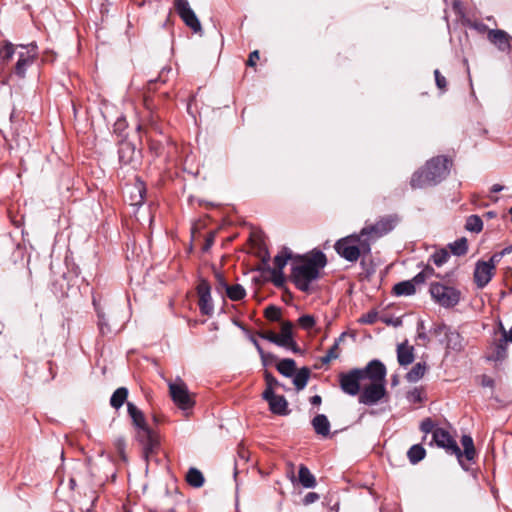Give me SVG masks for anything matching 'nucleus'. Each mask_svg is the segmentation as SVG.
Here are the masks:
<instances>
[{"instance_id": "obj_55", "label": "nucleus", "mask_w": 512, "mask_h": 512, "mask_svg": "<svg viewBox=\"0 0 512 512\" xmlns=\"http://www.w3.org/2000/svg\"><path fill=\"white\" fill-rule=\"evenodd\" d=\"M293 339H294L293 337H287V336H284V335H277V338H276V341H275V345H277L279 347L286 348L287 346H289V344H291V341Z\"/></svg>"}, {"instance_id": "obj_1", "label": "nucleus", "mask_w": 512, "mask_h": 512, "mask_svg": "<svg viewBox=\"0 0 512 512\" xmlns=\"http://www.w3.org/2000/svg\"><path fill=\"white\" fill-rule=\"evenodd\" d=\"M326 264V255L321 250H313L309 257L298 255L291 266L290 280L298 290L310 293L311 284L320 277V270Z\"/></svg>"}, {"instance_id": "obj_56", "label": "nucleus", "mask_w": 512, "mask_h": 512, "mask_svg": "<svg viewBox=\"0 0 512 512\" xmlns=\"http://www.w3.org/2000/svg\"><path fill=\"white\" fill-rule=\"evenodd\" d=\"M319 498H320V496H319L318 493H316V492H309V493H307L304 496L302 502H303L304 505H310V504L318 501Z\"/></svg>"}, {"instance_id": "obj_49", "label": "nucleus", "mask_w": 512, "mask_h": 512, "mask_svg": "<svg viewBox=\"0 0 512 512\" xmlns=\"http://www.w3.org/2000/svg\"><path fill=\"white\" fill-rule=\"evenodd\" d=\"M434 76H435V82H436V86L441 90V91H446V88H447V81H446V78L440 73V71L438 69H436L434 71Z\"/></svg>"}, {"instance_id": "obj_52", "label": "nucleus", "mask_w": 512, "mask_h": 512, "mask_svg": "<svg viewBox=\"0 0 512 512\" xmlns=\"http://www.w3.org/2000/svg\"><path fill=\"white\" fill-rule=\"evenodd\" d=\"M420 429L422 432H424L425 434H428V433H432L433 434V431L436 429L435 428V424L434 422L432 421L431 418H426L424 419L421 424H420Z\"/></svg>"}, {"instance_id": "obj_38", "label": "nucleus", "mask_w": 512, "mask_h": 512, "mask_svg": "<svg viewBox=\"0 0 512 512\" xmlns=\"http://www.w3.org/2000/svg\"><path fill=\"white\" fill-rule=\"evenodd\" d=\"M507 341L501 338L494 348V353L489 358L494 361H501L507 354Z\"/></svg>"}, {"instance_id": "obj_50", "label": "nucleus", "mask_w": 512, "mask_h": 512, "mask_svg": "<svg viewBox=\"0 0 512 512\" xmlns=\"http://www.w3.org/2000/svg\"><path fill=\"white\" fill-rule=\"evenodd\" d=\"M134 189L137 191L139 199L135 201V203L133 204L142 205L146 195V189L144 187V184L142 182H139L134 186Z\"/></svg>"}, {"instance_id": "obj_17", "label": "nucleus", "mask_w": 512, "mask_h": 512, "mask_svg": "<svg viewBox=\"0 0 512 512\" xmlns=\"http://www.w3.org/2000/svg\"><path fill=\"white\" fill-rule=\"evenodd\" d=\"M461 444L463 446V451L461 450V455H460V457H457V460H458L459 464L461 465V467L464 470L468 471L469 466L466 465L464 459L468 462H471L474 460V458L476 456V450H475L473 438L470 435L465 434L461 437Z\"/></svg>"}, {"instance_id": "obj_48", "label": "nucleus", "mask_w": 512, "mask_h": 512, "mask_svg": "<svg viewBox=\"0 0 512 512\" xmlns=\"http://www.w3.org/2000/svg\"><path fill=\"white\" fill-rule=\"evenodd\" d=\"M215 279H216V290L221 292L222 290L226 291L229 284L226 282L223 274L220 271H215Z\"/></svg>"}, {"instance_id": "obj_54", "label": "nucleus", "mask_w": 512, "mask_h": 512, "mask_svg": "<svg viewBox=\"0 0 512 512\" xmlns=\"http://www.w3.org/2000/svg\"><path fill=\"white\" fill-rule=\"evenodd\" d=\"M280 335L293 337V323L291 321H284L282 323Z\"/></svg>"}, {"instance_id": "obj_14", "label": "nucleus", "mask_w": 512, "mask_h": 512, "mask_svg": "<svg viewBox=\"0 0 512 512\" xmlns=\"http://www.w3.org/2000/svg\"><path fill=\"white\" fill-rule=\"evenodd\" d=\"M118 159L121 165L134 167L140 161V152L136 150L132 142L122 140L118 146Z\"/></svg>"}, {"instance_id": "obj_11", "label": "nucleus", "mask_w": 512, "mask_h": 512, "mask_svg": "<svg viewBox=\"0 0 512 512\" xmlns=\"http://www.w3.org/2000/svg\"><path fill=\"white\" fill-rule=\"evenodd\" d=\"M363 379H369L371 382L386 383L387 369L382 361L373 359L368 362L364 368H359Z\"/></svg>"}, {"instance_id": "obj_24", "label": "nucleus", "mask_w": 512, "mask_h": 512, "mask_svg": "<svg viewBox=\"0 0 512 512\" xmlns=\"http://www.w3.org/2000/svg\"><path fill=\"white\" fill-rule=\"evenodd\" d=\"M298 481L304 488H314L317 484L315 476L304 464L299 466Z\"/></svg>"}, {"instance_id": "obj_43", "label": "nucleus", "mask_w": 512, "mask_h": 512, "mask_svg": "<svg viewBox=\"0 0 512 512\" xmlns=\"http://www.w3.org/2000/svg\"><path fill=\"white\" fill-rule=\"evenodd\" d=\"M265 317L270 321H279L281 317V309L275 305H269L265 309Z\"/></svg>"}, {"instance_id": "obj_27", "label": "nucleus", "mask_w": 512, "mask_h": 512, "mask_svg": "<svg viewBox=\"0 0 512 512\" xmlns=\"http://www.w3.org/2000/svg\"><path fill=\"white\" fill-rule=\"evenodd\" d=\"M392 292L396 296H411L415 294L416 288L413 281L406 280L396 283L393 286Z\"/></svg>"}, {"instance_id": "obj_19", "label": "nucleus", "mask_w": 512, "mask_h": 512, "mask_svg": "<svg viewBox=\"0 0 512 512\" xmlns=\"http://www.w3.org/2000/svg\"><path fill=\"white\" fill-rule=\"evenodd\" d=\"M414 359V347L408 345L407 340L397 345V360L400 366L412 364Z\"/></svg>"}, {"instance_id": "obj_46", "label": "nucleus", "mask_w": 512, "mask_h": 512, "mask_svg": "<svg viewBox=\"0 0 512 512\" xmlns=\"http://www.w3.org/2000/svg\"><path fill=\"white\" fill-rule=\"evenodd\" d=\"M251 342L255 346L257 352L259 353L262 363L264 366H266V357H270L271 359H275V356L272 353H266L263 348L261 347L260 343L254 338H250Z\"/></svg>"}, {"instance_id": "obj_35", "label": "nucleus", "mask_w": 512, "mask_h": 512, "mask_svg": "<svg viewBox=\"0 0 512 512\" xmlns=\"http://www.w3.org/2000/svg\"><path fill=\"white\" fill-rule=\"evenodd\" d=\"M451 253L455 256H463L468 251V241L465 237H461L449 244Z\"/></svg>"}, {"instance_id": "obj_12", "label": "nucleus", "mask_w": 512, "mask_h": 512, "mask_svg": "<svg viewBox=\"0 0 512 512\" xmlns=\"http://www.w3.org/2000/svg\"><path fill=\"white\" fill-rule=\"evenodd\" d=\"M432 441H434L438 447L446 449L447 452L454 454L456 457H460L461 449L447 430L436 428L433 431Z\"/></svg>"}, {"instance_id": "obj_8", "label": "nucleus", "mask_w": 512, "mask_h": 512, "mask_svg": "<svg viewBox=\"0 0 512 512\" xmlns=\"http://www.w3.org/2000/svg\"><path fill=\"white\" fill-rule=\"evenodd\" d=\"M174 8L187 27L195 33L201 32V23L188 0H174Z\"/></svg>"}, {"instance_id": "obj_44", "label": "nucleus", "mask_w": 512, "mask_h": 512, "mask_svg": "<svg viewBox=\"0 0 512 512\" xmlns=\"http://www.w3.org/2000/svg\"><path fill=\"white\" fill-rule=\"evenodd\" d=\"M298 323L303 329L310 330L315 326L316 321L313 316L306 314L299 317Z\"/></svg>"}, {"instance_id": "obj_21", "label": "nucleus", "mask_w": 512, "mask_h": 512, "mask_svg": "<svg viewBox=\"0 0 512 512\" xmlns=\"http://www.w3.org/2000/svg\"><path fill=\"white\" fill-rule=\"evenodd\" d=\"M92 303H93L95 312L97 314V318H98L97 325H98L100 334L103 336L111 334L112 329L108 323L105 312H104L103 308L101 307L100 303L97 301V299L95 297L93 298Z\"/></svg>"}, {"instance_id": "obj_36", "label": "nucleus", "mask_w": 512, "mask_h": 512, "mask_svg": "<svg viewBox=\"0 0 512 512\" xmlns=\"http://www.w3.org/2000/svg\"><path fill=\"white\" fill-rule=\"evenodd\" d=\"M292 258V251L287 247H283L281 252L274 257V263L276 266L274 269L283 270L287 264V261Z\"/></svg>"}, {"instance_id": "obj_45", "label": "nucleus", "mask_w": 512, "mask_h": 512, "mask_svg": "<svg viewBox=\"0 0 512 512\" xmlns=\"http://www.w3.org/2000/svg\"><path fill=\"white\" fill-rule=\"evenodd\" d=\"M378 319V312L376 310H371L366 314L362 315L358 322L361 324H374Z\"/></svg>"}, {"instance_id": "obj_30", "label": "nucleus", "mask_w": 512, "mask_h": 512, "mask_svg": "<svg viewBox=\"0 0 512 512\" xmlns=\"http://www.w3.org/2000/svg\"><path fill=\"white\" fill-rule=\"evenodd\" d=\"M186 481L190 486L200 488L203 486L205 479L199 469L191 467L187 472Z\"/></svg>"}, {"instance_id": "obj_41", "label": "nucleus", "mask_w": 512, "mask_h": 512, "mask_svg": "<svg viewBox=\"0 0 512 512\" xmlns=\"http://www.w3.org/2000/svg\"><path fill=\"white\" fill-rule=\"evenodd\" d=\"M266 270L271 274V281L273 284L278 288L283 287L285 283L283 271L279 269H272L270 266H268Z\"/></svg>"}, {"instance_id": "obj_57", "label": "nucleus", "mask_w": 512, "mask_h": 512, "mask_svg": "<svg viewBox=\"0 0 512 512\" xmlns=\"http://www.w3.org/2000/svg\"><path fill=\"white\" fill-rule=\"evenodd\" d=\"M502 255L500 252L494 253L486 263H488L489 266H492V269L495 271L496 265L501 261Z\"/></svg>"}, {"instance_id": "obj_62", "label": "nucleus", "mask_w": 512, "mask_h": 512, "mask_svg": "<svg viewBox=\"0 0 512 512\" xmlns=\"http://www.w3.org/2000/svg\"><path fill=\"white\" fill-rule=\"evenodd\" d=\"M169 72H171V68H166V67H164V68L161 70V72H160V74H159V76H158V78H157V79H152V80H150V81L148 82L149 86H150V85H152L153 83L157 82V81H161V82L165 83V82H166V78L164 77V74H165V73H169Z\"/></svg>"}, {"instance_id": "obj_4", "label": "nucleus", "mask_w": 512, "mask_h": 512, "mask_svg": "<svg viewBox=\"0 0 512 512\" xmlns=\"http://www.w3.org/2000/svg\"><path fill=\"white\" fill-rule=\"evenodd\" d=\"M363 233H354L335 242L337 254L348 262H356L360 256L366 257L371 253V244Z\"/></svg>"}, {"instance_id": "obj_51", "label": "nucleus", "mask_w": 512, "mask_h": 512, "mask_svg": "<svg viewBox=\"0 0 512 512\" xmlns=\"http://www.w3.org/2000/svg\"><path fill=\"white\" fill-rule=\"evenodd\" d=\"M407 400L411 403H420L422 401L421 391L418 388H413L407 393Z\"/></svg>"}, {"instance_id": "obj_53", "label": "nucleus", "mask_w": 512, "mask_h": 512, "mask_svg": "<svg viewBox=\"0 0 512 512\" xmlns=\"http://www.w3.org/2000/svg\"><path fill=\"white\" fill-rule=\"evenodd\" d=\"M264 379H265L267 387H273L274 388V386H280L281 385L279 383V381L274 377V375L271 372L267 371V370L264 373Z\"/></svg>"}, {"instance_id": "obj_15", "label": "nucleus", "mask_w": 512, "mask_h": 512, "mask_svg": "<svg viewBox=\"0 0 512 512\" xmlns=\"http://www.w3.org/2000/svg\"><path fill=\"white\" fill-rule=\"evenodd\" d=\"M474 282L479 289H483L494 276L492 266H489L486 261L478 260L474 269Z\"/></svg>"}, {"instance_id": "obj_63", "label": "nucleus", "mask_w": 512, "mask_h": 512, "mask_svg": "<svg viewBox=\"0 0 512 512\" xmlns=\"http://www.w3.org/2000/svg\"><path fill=\"white\" fill-rule=\"evenodd\" d=\"M259 51L258 50H255L253 52L250 53L249 55V58H248V61H247V65L248 66H255L256 65V61L259 60Z\"/></svg>"}, {"instance_id": "obj_61", "label": "nucleus", "mask_w": 512, "mask_h": 512, "mask_svg": "<svg viewBox=\"0 0 512 512\" xmlns=\"http://www.w3.org/2000/svg\"><path fill=\"white\" fill-rule=\"evenodd\" d=\"M275 396H276V394L274 393V388L266 386V389L262 393V398L265 401L270 402Z\"/></svg>"}, {"instance_id": "obj_18", "label": "nucleus", "mask_w": 512, "mask_h": 512, "mask_svg": "<svg viewBox=\"0 0 512 512\" xmlns=\"http://www.w3.org/2000/svg\"><path fill=\"white\" fill-rule=\"evenodd\" d=\"M439 343L444 345L447 350H452L455 352H461L465 345L464 339L460 335V333L451 327L449 328L445 338H440Z\"/></svg>"}, {"instance_id": "obj_28", "label": "nucleus", "mask_w": 512, "mask_h": 512, "mask_svg": "<svg viewBox=\"0 0 512 512\" xmlns=\"http://www.w3.org/2000/svg\"><path fill=\"white\" fill-rule=\"evenodd\" d=\"M276 369L284 377L290 378L296 371V362L291 358H284L278 362Z\"/></svg>"}, {"instance_id": "obj_64", "label": "nucleus", "mask_w": 512, "mask_h": 512, "mask_svg": "<svg viewBox=\"0 0 512 512\" xmlns=\"http://www.w3.org/2000/svg\"><path fill=\"white\" fill-rule=\"evenodd\" d=\"M338 349L339 347L337 346V343H334L330 348L329 350L327 351V354L333 359H337L339 357V352H338Z\"/></svg>"}, {"instance_id": "obj_34", "label": "nucleus", "mask_w": 512, "mask_h": 512, "mask_svg": "<svg viewBox=\"0 0 512 512\" xmlns=\"http://www.w3.org/2000/svg\"><path fill=\"white\" fill-rule=\"evenodd\" d=\"M225 292L227 297L232 301H240L246 296V290L240 284L229 285Z\"/></svg>"}, {"instance_id": "obj_23", "label": "nucleus", "mask_w": 512, "mask_h": 512, "mask_svg": "<svg viewBox=\"0 0 512 512\" xmlns=\"http://www.w3.org/2000/svg\"><path fill=\"white\" fill-rule=\"evenodd\" d=\"M268 404L273 414L285 416L290 413L288 402L283 395H276Z\"/></svg>"}, {"instance_id": "obj_6", "label": "nucleus", "mask_w": 512, "mask_h": 512, "mask_svg": "<svg viewBox=\"0 0 512 512\" xmlns=\"http://www.w3.org/2000/svg\"><path fill=\"white\" fill-rule=\"evenodd\" d=\"M429 291L433 300L444 308H452L460 301V291L454 287L436 282L431 283Z\"/></svg>"}, {"instance_id": "obj_33", "label": "nucleus", "mask_w": 512, "mask_h": 512, "mask_svg": "<svg viewBox=\"0 0 512 512\" xmlns=\"http://www.w3.org/2000/svg\"><path fill=\"white\" fill-rule=\"evenodd\" d=\"M449 328L450 326H448L444 322H434L428 329L430 339L432 337L438 338V340L440 338H445Z\"/></svg>"}, {"instance_id": "obj_5", "label": "nucleus", "mask_w": 512, "mask_h": 512, "mask_svg": "<svg viewBox=\"0 0 512 512\" xmlns=\"http://www.w3.org/2000/svg\"><path fill=\"white\" fill-rule=\"evenodd\" d=\"M397 214H390L380 217L374 224L367 225L361 229L363 236L370 240L372 245L377 239L391 232L399 223Z\"/></svg>"}, {"instance_id": "obj_32", "label": "nucleus", "mask_w": 512, "mask_h": 512, "mask_svg": "<svg viewBox=\"0 0 512 512\" xmlns=\"http://www.w3.org/2000/svg\"><path fill=\"white\" fill-rule=\"evenodd\" d=\"M425 455L426 451L421 444L412 445L407 452V457L411 464H417L424 459Z\"/></svg>"}, {"instance_id": "obj_10", "label": "nucleus", "mask_w": 512, "mask_h": 512, "mask_svg": "<svg viewBox=\"0 0 512 512\" xmlns=\"http://www.w3.org/2000/svg\"><path fill=\"white\" fill-rule=\"evenodd\" d=\"M386 383L371 382L365 386L359 395V403L372 406L377 404L386 395Z\"/></svg>"}, {"instance_id": "obj_3", "label": "nucleus", "mask_w": 512, "mask_h": 512, "mask_svg": "<svg viewBox=\"0 0 512 512\" xmlns=\"http://www.w3.org/2000/svg\"><path fill=\"white\" fill-rule=\"evenodd\" d=\"M127 412L136 428V439L142 446L146 459L157 451L160 446L158 435L146 423L143 412L132 402H127Z\"/></svg>"}, {"instance_id": "obj_39", "label": "nucleus", "mask_w": 512, "mask_h": 512, "mask_svg": "<svg viewBox=\"0 0 512 512\" xmlns=\"http://www.w3.org/2000/svg\"><path fill=\"white\" fill-rule=\"evenodd\" d=\"M15 50L11 42L6 41L2 47H0V63L8 62L14 55Z\"/></svg>"}, {"instance_id": "obj_40", "label": "nucleus", "mask_w": 512, "mask_h": 512, "mask_svg": "<svg viewBox=\"0 0 512 512\" xmlns=\"http://www.w3.org/2000/svg\"><path fill=\"white\" fill-rule=\"evenodd\" d=\"M450 255L445 249H440L436 252H434L429 260L432 261L437 267L442 266L444 263H446L449 259Z\"/></svg>"}, {"instance_id": "obj_2", "label": "nucleus", "mask_w": 512, "mask_h": 512, "mask_svg": "<svg viewBox=\"0 0 512 512\" xmlns=\"http://www.w3.org/2000/svg\"><path fill=\"white\" fill-rule=\"evenodd\" d=\"M450 160L445 156H437L426 162L422 169L415 171L410 185L413 189L435 186L442 182L450 173Z\"/></svg>"}, {"instance_id": "obj_25", "label": "nucleus", "mask_w": 512, "mask_h": 512, "mask_svg": "<svg viewBox=\"0 0 512 512\" xmlns=\"http://www.w3.org/2000/svg\"><path fill=\"white\" fill-rule=\"evenodd\" d=\"M311 371L308 367L304 366L299 369L297 372L295 371L293 377V384L297 391L303 390L309 381Z\"/></svg>"}, {"instance_id": "obj_7", "label": "nucleus", "mask_w": 512, "mask_h": 512, "mask_svg": "<svg viewBox=\"0 0 512 512\" xmlns=\"http://www.w3.org/2000/svg\"><path fill=\"white\" fill-rule=\"evenodd\" d=\"M170 396L173 402L182 410H188L195 404L187 385L178 378L175 382L168 384Z\"/></svg>"}, {"instance_id": "obj_26", "label": "nucleus", "mask_w": 512, "mask_h": 512, "mask_svg": "<svg viewBox=\"0 0 512 512\" xmlns=\"http://www.w3.org/2000/svg\"><path fill=\"white\" fill-rule=\"evenodd\" d=\"M33 63V57L27 55L24 52H20L18 60L15 65V74L19 78H24L26 75L27 68Z\"/></svg>"}, {"instance_id": "obj_29", "label": "nucleus", "mask_w": 512, "mask_h": 512, "mask_svg": "<svg viewBox=\"0 0 512 512\" xmlns=\"http://www.w3.org/2000/svg\"><path fill=\"white\" fill-rule=\"evenodd\" d=\"M426 370V362H418L411 368L409 372H407L405 378L408 382L415 383L424 376Z\"/></svg>"}, {"instance_id": "obj_20", "label": "nucleus", "mask_w": 512, "mask_h": 512, "mask_svg": "<svg viewBox=\"0 0 512 512\" xmlns=\"http://www.w3.org/2000/svg\"><path fill=\"white\" fill-rule=\"evenodd\" d=\"M146 114L143 116L144 125H147L150 129L156 133H162V127L160 125V116L152 110L151 102L145 99Z\"/></svg>"}, {"instance_id": "obj_9", "label": "nucleus", "mask_w": 512, "mask_h": 512, "mask_svg": "<svg viewBox=\"0 0 512 512\" xmlns=\"http://www.w3.org/2000/svg\"><path fill=\"white\" fill-rule=\"evenodd\" d=\"M364 380L361 376V371L359 368L351 369L346 373L339 374V384L341 390L349 395L356 396L360 392V381Z\"/></svg>"}, {"instance_id": "obj_47", "label": "nucleus", "mask_w": 512, "mask_h": 512, "mask_svg": "<svg viewBox=\"0 0 512 512\" xmlns=\"http://www.w3.org/2000/svg\"><path fill=\"white\" fill-rule=\"evenodd\" d=\"M148 145L150 152L153 153L156 157L162 154L164 146L160 141L149 139Z\"/></svg>"}, {"instance_id": "obj_22", "label": "nucleus", "mask_w": 512, "mask_h": 512, "mask_svg": "<svg viewBox=\"0 0 512 512\" xmlns=\"http://www.w3.org/2000/svg\"><path fill=\"white\" fill-rule=\"evenodd\" d=\"M316 434L327 437L330 435V423L326 415L318 414L311 421Z\"/></svg>"}, {"instance_id": "obj_16", "label": "nucleus", "mask_w": 512, "mask_h": 512, "mask_svg": "<svg viewBox=\"0 0 512 512\" xmlns=\"http://www.w3.org/2000/svg\"><path fill=\"white\" fill-rule=\"evenodd\" d=\"M487 38L501 52L509 53L512 49L511 36L504 30L490 29Z\"/></svg>"}, {"instance_id": "obj_42", "label": "nucleus", "mask_w": 512, "mask_h": 512, "mask_svg": "<svg viewBox=\"0 0 512 512\" xmlns=\"http://www.w3.org/2000/svg\"><path fill=\"white\" fill-rule=\"evenodd\" d=\"M417 335L416 339L424 342V346H426L430 342V336L428 330L425 327V322L423 320H418L417 322Z\"/></svg>"}, {"instance_id": "obj_60", "label": "nucleus", "mask_w": 512, "mask_h": 512, "mask_svg": "<svg viewBox=\"0 0 512 512\" xmlns=\"http://www.w3.org/2000/svg\"><path fill=\"white\" fill-rule=\"evenodd\" d=\"M427 278V275H426V271H421L419 272L418 274H416L412 279L411 281H413L414 283V286L416 285H419V284H422L425 282Z\"/></svg>"}, {"instance_id": "obj_31", "label": "nucleus", "mask_w": 512, "mask_h": 512, "mask_svg": "<svg viewBox=\"0 0 512 512\" xmlns=\"http://www.w3.org/2000/svg\"><path fill=\"white\" fill-rule=\"evenodd\" d=\"M127 397L128 389L126 387H119L113 392L110 398V405L115 409H119L125 403Z\"/></svg>"}, {"instance_id": "obj_58", "label": "nucleus", "mask_w": 512, "mask_h": 512, "mask_svg": "<svg viewBox=\"0 0 512 512\" xmlns=\"http://www.w3.org/2000/svg\"><path fill=\"white\" fill-rule=\"evenodd\" d=\"M258 336L262 339H265L273 344H275L277 334L274 332H258Z\"/></svg>"}, {"instance_id": "obj_59", "label": "nucleus", "mask_w": 512, "mask_h": 512, "mask_svg": "<svg viewBox=\"0 0 512 512\" xmlns=\"http://www.w3.org/2000/svg\"><path fill=\"white\" fill-rule=\"evenodd\" d=\"M481 385L483 387H488V388H494L495 387V381L493 378H491L490 376L488 375H482L481 376Z\"/></svg>"}, {"instance_id": "obj_13", "label": "nucleus", "mask_w": 512, "mask_h": 512, "mask_svg": "<svg viewBox=\"0 0 512 512\" xmlns=\"http://www.w3.org/2000/svg\"><path fill=\"white\" fill-rule=\"evenodd\" d=\"M197 293L199 296L198 306L201 314L210 316L213 313V303L211 297V286L206 279H200L197 285Z\"/></svg>"}, {"instance_id": "obj_37", "label": "nucleus", "mask_w": 512, "mask_h": 512, "mask_svg": "<svg viewBox=\"0 0 512 512\" xmlns=\"http://www.w3.org/2000/svg\"><path fill=\"white\" fill-rule=\"evenodd\" d=\"M465 229L473 233H480L483 229V221L481 217L475 214L468 216L465 223Z\"/></svg>"}]
</instances>
